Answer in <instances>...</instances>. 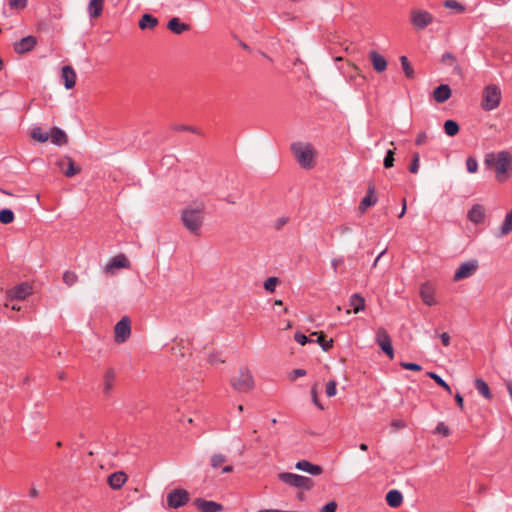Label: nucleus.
Returning <instances> with one entry per match:
<instances>
[{
  "label": "nucleus",
  "instance_id": "obj_54",
  "mask_svg": "<svg viewBox=\"0 0 512 512\" xmlns=\"http://www.w3.org/2000/svg\"><path fill=\"white\" fill-rule=\"evenodd\" d=\"M311 396H312V401L313 403L321 410L324 409L323 405L319 402L318 400V395H317V389H316V386L312 387L311 389Z\"/></svg>",
  "mask_w": 512,
  "mask_h": 512
},
{
  "label": "nucleus",
  "instance_id": "obj_20",
  "mask_svg": "<svg viewBox=\"0 0 512 512\" xmlns=\"http://www.w3.org/2000/svg\"><path fill=\"white\" fill-rule=\"evenodd\" d=\"M61 76L66 89H72L75 87L77 75L71 66H64L61 71Z\"/></svg>",
  "mask_w": 512,
  "mask_h": 512
},
{
  "label": "nucleus",
  "instance_id": "obj_40",
  "mask_svg": "<svg viewBox=\"0 0 512 512\" xmlns=\"http://www.w3.org/2000/svg\"><path fill=\"white\" fill-rule=\"evenodd\" d=\"M279 283V279L277 277H269L264 282V288L266 291L272 293L275 291L277 284Z\"/></svg>",
  "mask_w": 512,
  "mask_h": 512
},
{
  "label": "nucleus",
  "instance_id": "obj_62",
  "mask_svg": "<svg viewBox=\"0 0 512 512\" xmlns=\"http://www.w3.org/2000/svg\"><path fill=\"white\" fill-rule=\"evenodd\" d=\"M440 338H441V341H442V344L444 346H449L450 345V336L448 333L444 332L440 335Z\"/></svg>",
  "mask_w": 512,
  "mask_h": 512
},
{
  "label": "nucleus",
  "instance_id": "obj_22",
  "mask_svg": "<svg viewBox=\"0 0 512 512\" xmlns=\"http://www.w3.org/2000/svg\"><path fill=\"white\" fill-rule=\"evenodd\" d=\"M468 219L475 224L483 223L485 220L484 207L480 204L473 205L468 212Z\"/></svg>",
  "mask_w": 512,
  "mask_h": 512
},
{
  "label": "nucleus",
  "instance_id": "obj_36",
  "mask_svg": "<svg viewBox=\"0 0 512 512\" xmlns=\"http://www.w3.org/2000/svg\"><path fill=\"white\" fill-rule=\"evenodd\" d=\"M63 282L68 287H72L78 282V275L74 271L67 270L63 273Z\"/></svg>",
  "mask_w": 512,
  "mask_h": 512
},
{
  "label": "nucleus",
  "instance_id": "obj_3",
  "mask_svg": "<svg viewBox=\"0 0 512 512\" xmlns=\"http://www.w3.org/2000/svg\"><path fill=\"white\" fill-rule=\"evenodd\" d=\"M291 151L302 168L311 169L314 167L315 149L311 144L295 142L291 145Z\"/></svg>",
  "mask_w": 512,
  "mask_h": 512
},
{
  "label": "nucleus",
  "instance_id": "obj_50",
  "mask_svg": "<svg viewBox=\"0 0 512 512\" xmlns=\"http://www.w3.org/2000/svg\"><path fill=\"white\" fill-rule=\"evenodd\" d=\"M435 432L438 434H442L445 437H447L450 434V430H449L448 426H446L443 422H440L437 425Z\"/></svg>",
  "mask_w": 512,
  "mask_h": 512
},
{
  "label": "nucleus",
  "instance_id": "obj_31",
  "mask_svg": "<svg viewBox=\"0 0 512 512\" xmlns=\"http://www.w3.org/2000/svg\"><path fill=\"white\" fill-rule=\"evenodd\" d=\"M512 232V209L506 214L504 221L499 228L498 237H504Z\"/></svg>",
  "mask_w": 512,
  "mask_h": 512
},
{
  "label": "nucleus",
  "instance_id": "obj_52",
  "mask_svg": "<svg viewBox=\"0 0 512 512\" xmlns=\"http://www.w3.org/2000/svg\"><path fill=\"white\" fill-rule=\"evenodd\" d=\"M293 486L300 490H310L312 488V482H290Z\"/></svg>",
  "mask_w": 512,
  "mask_h": 512
},
{
  "label": "nucleus",
  "instance_id": "obj_5",
  "mask_svg": "<svg viewBox=\"0 0 512 512\" xmlns=\"http://www.w3.org/2000/svg\"><path fill=\"white\" fill-rule=\"evenodd\" d=\"M231 386L238 392L247 393L254 388V379L251 371L248 368H241L237 376H234L231 381Z\"/></svg>",
  "mask_w": 512,
  "mask_h": 512
},
{
  "label": "nucleus",
  "instance_id": "obj_48",
  "mask_svg": "<svg viewBox=\"0 0 512 512\" xmlns=\"http://www.w3.org/2000/svg\"><path fill=\"white\" fill-rule=\"evenodd\" d=\"M11 9L22 10L27 6V0H9Z\"/></svg>",
  "mask_w": 512,
  "mask_h": 512
},
{
  "label": "nucleus",
  "instance_id": "obj_12",
  "mask_svg": "<svg viewBox=\"0 0 512 512\" xmlns=\"http://www.w3.org/2000/svg\"><path fill=\"white\" fill-rule=\"evenodd\" d=\"M56 166L61 169L67 177H73L81 171L79 167H75L74 161L69 156L57 160Z\"/></svg>",
  "mask_w": 512,
  "mask_h": 512
},
{
  "label": "nucleus",
  "instance_id": "obj_15",
  "mask_svg": "<svg viewBox=\"0 0 512 512\" xmlns=\"http://www.w3.org/2000/svg\"><path fill=\"white\" fill-rule=\"evenodd\" d=\"M37 44L36 37L29 35L14 43V50L18 54H24L34 49Z\"/></svg>",
  "mask_w": 512,
  "mask_h": 512
},
{
  "label": "nucleus",
  "instance_id": "obj_21",
  "mask_svg": "<svg viewBox=\"0 0 512 512\" xmlns=\"http://www.w3.org/2000/svg\"><path fill=\"white\" fill-rule=\"evenodd\" d=\"M296 468L312 476H319L323 470L321 466L313 464L307 460L298 461L296 463Z\"/></svg>",
  "mask_w": 512,
  "mask_h": 512
},
{
  "label": "nucleus",
  "instance_id": "obj_32",
  "mask_svg": "<svg viewBox=\"0 0 512 512\" xmlns=\"http://www.w3.org/2000/svg\"><path fill=\"white\" fill-rule=\"evenodd\" d=\"M312 336H317V343L322 347L324 351H328L333 346V339H326V336L323 332H313Z\"/></svg>",
  "mask_w": 512,
  "mask_h": 512
},
{
  "label": "nucleus",
  "instance_id": "obj_61",
  "mask_svg": "<svg viewBox=\"0 0 512 512\" xmlns=\"http://www.w3.org/2000/svg\"><path fill=\"white\" fill-rule=\"evenodd\" d=\"M305 375H306V371L304 369H295L292 372L291 379L294 380V379H296L298 377H302V376H305Z\"/></svg>",
  "mask_w": 512,
  "mask_h": 512
},
{
  "label": "nucleus",
  "instance_id": "obj_64",
  "mask_svg": "<svg viewBox=\"0 0 512 512\" xmlns=\"http://www.w3.org/2000/svg\"><path fill=\"white\" fill-rule=\"evenodd\" d=\"M455 401H456V403L458 404L459 408H460V409H463V407H464V401H463V397H462L459 393H457V394L455 395Z\"/></svg>",
  "mask_w": 512,
  "mask_h": 512
},
{
  "label": "nucleus",
  "instance_id": "obj_14",
  "mask_svg": "<svg viewBox=\"0 0 512 512\" xmlns=\"http://www.w3.org/2000/svg\"><path fill=\"white\" fill-rule=\"evenodd\" d=\"M193 505L201 512H221L224 509L220 503L202 498H196Z\"/></svg>",
  "mask_w": 512,
  "mask_h": 512
},
{
  "label": "nucleus",
  "instance_id": "obj_18",
  "mask_svg": "<svg viewBox=\"0 0 512 512\" xmlns=\"http://www.w3.org/2000/svg\"><path fill=\"white\" fill-rule=\"evenodd\" d=\"M377 203V196L375 194V185L370 183L368 185L367 195L362 199L359 205V210L361 213H364L367 208L375 205Z\"/></svg>",
  "mask_w": 512,
  "mask_h": 512
},
{
  "label": "nucleus",
  "instance_id": "obj_28",
  "mask_svg": "<svg viewBox=\"0 0 512 512\" xmlns=\"http://www.w3.org/2000/svg\"><path fill=\"white\" fill-rule=\"evenodd\" d=\"M139 28L141 30H145V29H154L157 25H158V19L154 16H152L151 14H143L141 19L139 20Z\"/></svg>",
  "mask_w": 512,
  "mask_h": 512
},
{
  "label": "nucleus",
  "instance_id": "obj_42",
  "mask_svg": "<svg viewBox=\"0 0 512 512\" xmlns=\"http://www.w3.org/2000/svg\"><path fill=\"white\" fill-rule=\"evenodd\" d=\"M420 167V156L419 153L415 152L412 156V162L409 166V171L412 174H417Z\"/></svg>",
  "mask_w": 512,
  "mask_h": 512
},
{
  "label": "nucleus",
  "instance_id": "obj_56",
  "mask_svg": "<svg viewBox=\"0 0 512 512\" xmlns=\"http://www.w3.org/2000/svg\"><path fill=\"white\" fill-rule=\"evenodd\" d=\"M442 62L453 65L456 63V57L452 53H445L442 56Z\"/></svg>",
  "mask_w": 512,
  "mask_h": 512
},
{
  "label": "nucleus",
  "instance_id": "obj_27",
  "mask_svg": "<svg viewBox=\"0 0 512 512\" xmlns=\"http://www.w3.org/2000/svg\"><path fill=\"white\" fill-rule=\"evenodd\" d=\"M386 501L390 507L397 508L403 502L402 493L399 490L392 489L386 494Z\"/></svg>",
  "mask_w": 512,
  "mask_h": 512
},
{
  "label": "nucleus",
  "instance_id": "obj_35",
  "mask_svg": "<svg viewBox=\"0 0 512 512\" xmlns=\"http://www.w3.org/2000/svg\"><path fill=\"white\" fill-rule=\"evenodd\" d=\"M444 131L448 136H455L459 132V125L454 120H447L444 123Z\"/></svg>",
  "mask_w": 512,
  "mask_h": 512
},
{
  "label": "nucleus",
  "instance_id": "obj_41",
  "mask_svg": "<svg viewBox=\"0 0 512 512\" xmlns=\"http://www.w3.org/2000/svg\"><path fill=\"white\" fill-rule=\"evenodd\" d=\"M225 462H226V457H225V455H223L221 453L214 454L211 457V466L213 468H219Z\"/></svg>",
  "mask_w": 512,
  "mask_h": 512
},
{
  "label": "nucleus",
  "instance_id": "obj_7",
  "mask_svg": "<svg viewBox=\"0 0 512 512\" xmlns=\"http://www.w3.org/2000/svg\"><path fill=\"white\" fill-rule=\"evenodd\" d=\"M478 268L479 262L476 259H471L461 263L454 273L453 281L458 282L473 276L477 272Z\"/></svg>",
  "mask_w": 512,
  "mask_h": 512
},
{
  "label": "nucleus",
  "instance_id": "obj_57",
  "mask_svg": "<svg viewBox=\"0 0 512 512\" xmlns=\"http://www.w3.org/2000/svg\"><path fill=\"white\" fill-rule=\"evenodd\" d=\"M391 426L395 429V430H398V429H403L406 427V422L404 420H401V419H395L391 422Z\"/></svg>",
  "mask_w": 512,
  "mask_h": 512
},
{
  "label": "nucleus",
  "instance_id": "obj_2",
  "mask_svg": "<svg viewBox=\"0 0 512 512\" xmlns=\"http://www.w3.org/2000/svg\"><path fill=\"white\" fill-rule=\"evenodd\" d=\"M205 219V204L203 202L188 205L181 211L183 226L193 235L199 236Z\"/></svg>",
  "mask_w": 512,
  "mask_h": 512
},
{
  "label": "nucleus",
  "instance_id": "obj_55",
  "mask_svg": "<svg viewBox=\"0 0 512 512\" xmlns=\"http://www.w3.org/2000/svg\"><path fill=\"white\" fill-rule=\"evenodd\" d=\"M337 509V503L334 502V501H331L329 503H327L326 505H324L320 512H335Z\"/></svg>",
  "mask_w": 512,
  "mask_h": 512
},
{
  "label": "nucleus",
  "instance_id": "obj_44",
  "mask_svg": "<svg viewBox=\"0 0 512 512\" xmlns=\"http://www.w3.org/2000/svg\"><path fill=\"white\" fill-rule=\"evenodd\" d=\"M279 480L286 481V480H309V479L304 476H300V475L293 474V473H280Z\"/></svg>",
  "mask_w": 512,
  "mask_h": 512
},
{
  "label": "nucleus",
  "instance_id": "obj_17",
  "mask_svg": "<svg viewBox=\"0 0 512 512\" xmlns=\"http://www.w3.org/2000/svg\"><path fill=\"white\" fill-rule=\"evenodd\" d=\"M349 305H350L351 309H348L346 311V313L350 314L353 312L355 314H358L359 312L365 310V307H366L365 298L359 293H354L351 295V297L349 299Z\"/></svg>",
  "mask_w": 512,
  "mask_h": 512
},
{
  "label": "nucleus",
  "instance_id": "obj_38",
  "mask_svg": "<svg viewBox=\"0 0 512 512\" xmlns=\"http://www.w3.org/2000/svg\"><path fill=\"white\" fill-rule=\"evenodd\" d=\"M444 6L448 9L456 11L457 13H463L466 9L465 6L457 0H446L444 2Z\"/></svg>",
  "mask_w": 512,
  "mask_h": 512
},
{
  "label": "nucleus",
  "instance_id": "obj_30",
  "mask_svg": "<svg viewBox=\"0 0 512 512\" xmlns=\"http://www.w3.org/2000/svg\"><path fill=\"white\" fill-rule=\"evenodd\" d=\"M475 388L481 394L485 399L491 400L492 399V393L488 386V384L481 378H476L474 381Z\"/></svg>",
  "mask_w": 512,
  "mask_h": 512
},
{
  "label": "nucleus",
  "instance_id": "obj_10",
  "mask_svg": "<svg viewBox=\"0 0 512 512\" xmlns=\"http://www.w3.org/2000/svg\"><path fill=\"white\" fill-rule=\"evenodd\" d=\"M376 343L389 356L390 359H393L394 351L392 347L391 338L385 328H378L376 332Z\"/></svg>",
  "mask_w": 512,
  "mask_h": 512
},
{
  "label": "nucleus",
  "instance_id": "obj_47",
  "mask_svg": "<svg viewBox=\"0 0 512 512\" xmlns=\"http://www.w3.org/2000/svg\"><path fill=\"white\" fill-rule=\"evenodd\" d=\"M394 150L390 149L384 158V167L391 168L394 165Z\"/></svg>",
  "mask_w": 512,
  "mask_h": 512
},
{
  "label": "nucleus",
  "instance_id": "obj_33",
  "mask_svg": "<svg viewBox=\"0 0 512 512\" xmlns=\"http://www.w3.org/2000/svg\"><path fill=\"white\" fill-rule=\"evenodd\" d=\"M399 60H400V63H401V66H402L405 76L408 79H414V77H415L414 69H413L412 65L410 64L408 58L406 56H401L399 58Z\"/></svg>",
  "mask_w": 512,
  "mask_h": 512
},
{
  "label": "nucleus",
  "instance_id": "obj_1",
  "mask_svg": "<svg viewBox=\"0 0 512 512\" xmlns=\"http://www.w3.org/2000/svg\"><path fill=\"white\" fill-rule=\"evenodd\" d=\"M484 163L495 172L499 183L506 182L512 177V155L509 151L490 152L485 155Z\"/></svg>",
  "mask_w": 512,
  "mask_h": 512
},
{
  "label": "nucleus",
  "instance_id": "obj_34",
  "mask_svg": "<svg viewBox=\"0 0 512 512\" xmlns=\"http://www.w3.org/2000/svg\"><path fill=\"white\" fill-rule=\"evenodd\" d=\"M31 137L38 142H46L49 139V133L44 132L40 127H34L31 131Z\"/></svg>",
  "mask_w": 512,
  "mask_h": 512
},
{
  "label": "nucleus",
  "instance_id": "obj_49",
  "mask_svg": "<svg viewBox=\"0 0 512 512\" xmlns=\"http://www.w3.org/2000/svg\"><path fill=\"white\" fill-rule=\"evenodd\" d=\"M401 367L406 370H412V371H421L422 367L419 364L416 363H410V362H401Z\"/></svg>",
  "mask_w": 512,
  "mask_h": 512
},
{
  "label": "nucleus",
  "instance_id": "obj_24",
  "mask_svg": "<svg viewBox=\"0 0 512 512\" xmlns=\"http://www.w3.org/2000/svg\"><path fill=\"white\" fill-rule=\"evenodd\" d=\"M49 139L55 145L61 146L68 143L67 134L58 127H53L49 133Z\"/></svg>",
  "mask_w": 512,
  "mask_h": 512
},
{
  "label": "nucleus",
  "instance_id": "obj_58",
  "mask_svg": "<svg viewBox=\"0 0 512 512\" xmlns=\"http://www.w3.org/2000/svg\"><path fill=\"white\" fill-rule=\"evenodd\" d=\"M349 66L355 71V74H352L349 76L350 81H354L356 79V77L364 78V76L361 75L359 68L355 64L350 63Z\"/></svg>",
  "mask_w": 512,
  "mask_h": 512
},
{
  "label": "nucleus",
  "instance_id": "obj_59",
  "mask_svg": "<svg viewBox=\"0 0 512 512\" xmlns=\"http://www.w3.org/2000/svg\"><path fill=\"white\" fill-rule=\"evenodd\" d=\"M427 138L428 136L425 132H420L416 137L415 143L417 145H423L427 141Z\"/></svg>",
  "mask_w": 512,
  "mask_h": 512
},
{
  "label": "nucleus",
  "instance_id": "obj_6",
  "mask_svg": "<svg viewBox=\"0 0 512 512\" xmlns=\"http://www.w3.org/2000/svg\"><path fill=\"white\" fill-rule=\"evenodd\" d=\"M434 20L433 15L425 10L413 9L410 12L411 24L418 30H423L432 24Z\"/></svg>",
  "mask_w": 512,
  "mask_h": 512
},
{
  "label": "nucleus",
  "instance_id": "obj_13",
  "mask_svg": "<svg viewBox=\"0 0 512 512\" xmlns=\"http://www.w3.org/2000/svg\"><path fill=\"white\" fill-rule=\"evenodd\" d=\"M130 262L124 254H119L113 257L105 266L104 271L106 274H113L116 269L129 268Z\"/></svg>",
  "mask_w": 512,
  "mask_h": 512
},
{
  "label": "nucleus",
  "instance_id": "obj_11",
  "mask_svg": "<svg viewBox=\"0 0 512 512\" xmlns=\"http://www.w3.org/2000/svg\"><path fill=\"white\" fill-rule=\"evenodd\" d=\"M32 294V286L28 283H21L7 292L10 300H25Z\"/></svg>",
  "mask_w": 512,
  "mask_h": 512
},
{
  "label": "nucleus",
  "instance_id": "obj_46",
  "mask_svg": "<svg viewBox=\"0 0 512 512\" xmlns=\"http://www.w3.org/2000/svg\"><path fill=\"white\" fill-rule=\"evenodd\" d=\"M336 386H337V383L336 381L334 380H330L329 382H327L326 384V395L328 397H333L336 395Z\"/></svg>",
  "mask_w": 512,
  "mask_h": 512
},
{
  "label": "nucleus",
  "instance_id": "obj_39",
  "mask_svg": "<svg viewBox=\"0 0 512 512\" xmlns=\"http://www.w3.org/2000/svg\"><path fill=\"white\" fill-rule=\"evenodd\" d=\"M14 221V213L10 209H2L0 211V222L3 224H10Z\"/></svg>",
  "mask_w": 512,
  "mask_h": 512
},
{
  "label": "nucleus",
  "instance_id": "obj_51",
  "mask_svg": "<svg viewBox=\"0 0 512 512\" xmlns=\"http://www.w3.org/2000/svg\"><path fill=\"white\" fill-rule=\"evenodd\" d=\"M294 338L300 345H305L311 341L306 335L300 332H296Z\"/></svg>",
  "mask_w": 512,
  "mask_h": 512
},
{
  "label": "nucleus",
  "instance_id": "obj_45",
  "mask_svg": "<svg viewBox=\"0 0 512 512\" xmlns=\"http://www.w3.org/2000/svg\"><path fill=\"white\" fill-rule=\"evenodd\" d=\"M128 478H129V475L126 474L124 471H117V472H114V473L110 474L107 477V480H109V481H112V480H128Z\"/></svg>",
  "mask_w": 512,
  "mask_h": 512
},
{
  "label": "nucleus",
  "instance_id": "obj_37",
  "mask_svg": "<svg viewBox=\"0 0 512 512\" xmlns=\"http://www.w3.org/2000/svg\"><path fill=\"white\" fill-rule=\"evenodd\" d=\"M426 375L433 379L439 386L444 388L449 394L452 393L450 386L438 374L434 372H427Z\"/></svg>",
  "mask_w": 512,
  "mask_h": 512
},
{
  "label": "nucleus",
  "instance_id": "obj_19",
  "mask_svg": "<svg viewBox=\"0 0 512 512\" xmlns=\"http://www.w3.org/2000/svg\"><path fill=\"white\" fill-rule=\"evenodd\" d=\"M369 59L372 63L373 69L377 73H382L387 69V60L384 56L379 54L377 51L372 50L369 52Z\"/></svg>",
  "mask_w": 512,
  "mask_h": 512
},
{
  "label": "nucleus",
  "instance_id": "obj_63",
  "mask_svg": "<svg viewBox=\"0 0 512 512\" xmlns=\"http://www.w3.org/2000/svg\"><path fill=\"white\" fill-rule=\"evenodd\" d=\"M113 490H119L123 487L125 482H108Z\"/></svg>",
  "mask_w": 512,
  "mask_h": 512
},
{
  "label": "nucleus",
  "instance_id": "obj_23",
  "mask_svg": "<svg viewBox=\"0 0 512 512\" xmlns=\"http://www.w3.org/2000/svg\"><path fill=\"white\" fill-rule=\"evenodd\" d=\"M452 91L449 85L441 84L433 91V98L438 103H444L451 97Z\"/></svg>",
  "mask_w": 512,
  "mask_h": 512
},
{
  "label": "nucleus",
  "instance_id": "obj_25",
  "mask_svg": "<svg viewBox=\"0 0 512 512\" xmlns=\"http://www.w3.org/2000/svg\"><path fill=\"white\" fill-rule=\"evenodd\" d=\"M167 28L174 34L180 35L190 30V25L183 23L179 18L173 17L168 21Z\"/></svg>",
  "mask_w": 512,
  "mask_h": 512
},
{
  "label": "nucleus",
  "instance_id": "obj_16",
  "mask_svg": "<svg viewBox=\"0 0 512 512\" xmlns=\"http://www.w3.org/2000/svg\"><path fill=\"white\" fill-rule=\"evenodd\" d=\"M420 297L428 306L436 305L435 289L430 283H424L420 287Z\"/></svg>",
  "mask_w": 512,
  "mask_h": 512
},
{
  "label": "nucleus",
  "instance_id": "obj_29",
  "mask_svg": "<svg viewBox=\"0 0 512 512\" xmlns=\"http://www.w3.org/2000/svg\"><path fill=\"white\" fill-rule=\"evenodd\" d=\"M104 7V0H90L88 4V13L91 18L101 16Z\"/></svg>",
  "mask_w": 512,
  "mask_h": 512
},
{
  "label": "nucleus",
  "instance_id": "obj_53",
  "mask_svg": "<svg viewBox=\"0 0 512 512\" xmlns=\"http://www.w3.org/2000/svg\"><path fill=\"white\" fill-rule=\"evenodd\" d=\"M173 129L176 131H189L196 134L200 133L196 128L186 125H175Z\"/></svg>",
  "mask_w": 512,
  "mask_h": 512
},
{
  "label": "nucleus",
  "instance_id": "obj_43",
  "mask_svg": "<svg viewBox=\"0 0 512 512\" xmlns=\"http://www.w3.org/2000/svg\"><path fill=\"white\" fill-rule=\"evenodd\" d=\"M466 168L469 173H476L478 170V161L475 157H468L466 159Z\"/></svg>",
  "mask_w": 512,
  "mask_h": 512
},
{
  "label": "nucleus",
  "instance_id": "obj_9",
  "mask_svg": "<svg viewBox=\"0 0 512 512\" xmlns=\"http://www.w3.org/2000/svg\"><path fill=\"white\" fill-rule=\"evenodd\" d=\"M189 501V494L184 489H174L167 495V503L169 507L177 509L185 506Z\"/></svg>",
  "mask_w": 512,
  "mask_h": 512
},
{
  "label": "nucleus",
  "instance_id": "obj_8",
  "mask_svg": "<svg viewBox=\"0 0 512 512\" xmlns=\"http://www.w3.org/2000/svg\"><path fill=\"white\" fill-rule=\"evenodd\" d=\"M131 335V321L124 316L114 327V339L118 344L124 343Z\"/></svg>",
  "mask_w": 512,
  "mask_h": 512
},
{
  "label": "nucleus",
  "instance_id": "obj_4",
  "mask_svg": "<svg viewBox=\"0 0 512 512\" xmlns=\"http://www.w3.org/2000/svg\"><path fill=\"white\" fill-rule=\"evenodd\" d=\"M502 92L499 86L489 84L483 88L481 97V108L485 111L497 109L501 103Z\"/></svg>",
  "mask_w": 512,
  "mask_h": 512
},
{
  "label": "nucleus",
  "instance_id": "obj_60",
  "mask_svg": "<svg viewBox=\"0 0 512 512\" xmlns=\"http://www.w3.org/2000/svg\"><path fill=\"white\" fill-rule=\"evenodd\" d=\"M208 362L211 364H217V363H223L224 361L221 360L217 354L211 353L208 357Z\"/></svg>",
  "mask_w": 512,
  "mask_h": 512
},
{
  "label": "nucleus",
  "instance_id": "obj_26",
  "mask_svg": "<svg viewBox=\"0 0 512 512\" xmlns=\"http://www.w3.org/2000/svg\"><path fill=\"white\" fill-rule=\"evenodd\" d=\"M115 372L113 369H108L103 375V393L109 396L114 387Z\"/></svg>",
  "mask_w": 512,
  "mask_h": 512
}]
</instances>
